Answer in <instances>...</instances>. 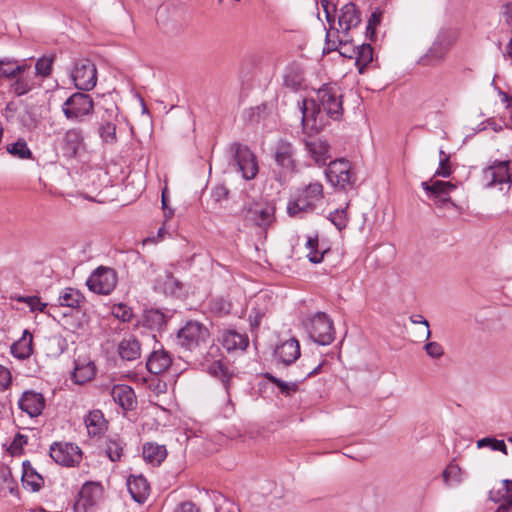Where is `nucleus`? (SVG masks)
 I'll use <instances>...</instances> for the list:
<instances>
[{"mask_svg":"<svg viewBox=\"0 0 512 512\" xmlns=\"http://www.w3.org/2000/svg\"><path fill=\"white\" fill-rule=\"evenodd\" d=\"M317 102L313 99H303L300 106L302 125L304 128L319 131L325 125L322 112L334 120H339L343 114L342 95L336 86L323 85L317 91Z\"/></svg>","mask_w":512,"mask_h":512,"instance_id":"obj_1","label":"nucleus"},{"mask_svg":"<svg viewBox=\"0 0 512 512\" xmlns=\"http://www.w3.org/2000/svg\"><path fill=\"white\" fill-rule=\"evenodd\" d=\"M323 197V185L320 182H311L289 200L287 212L290 216L301 217L303 213L312 212Z\"/></svg>","mask_w":512,"mask_h":512,"instance_id":"obj_2","label":"nucleus"},{"mask_svg":"<svg viewBox=\"0 0 512 512\" xmlns=\"http://www.w3.org/2000/svg\"><path fill=\"white\" fill-rule=\"evenodd\" d=\"M209 339V330L198 321H188L177 333V344L190 352L201 353Z\"/></svg>","mask_w":512,"mask_h":512,"instance_id":"obj_3","label":"nucleus"},{"mask_svg":"<svg viewBox=\"0 0 512 512\" xmlns=\"http://www.w3.org/2000/svg\"><path fill=\"white\" fill-rule=\"evenodd\" d=\"M61 110L67 120L82 122L85 117L93 113L94 102L90 95L76 92L65 100Z\"/></svg>","mask_w":512,"mask_h":512,"instance_id":"obj_4","label":"nucleus"},{"mask_svg":"<svg viewBox=\"0 0 512 512\" xmlns=\"http://www.w3.org/2000/svg\"><path fill=\"white\" fill-rule=\"evenodd\" d=\"M309 337L320 345H329L334 341L335 330L327 314L319 312L306 324Z\"/></svg>","mask_w":512,"mask_h":512,"instance_id":"obj_5","label":"nucleus"},{"mask_svg":"<svg viewBox=\"0 0 512 512\" xmlns=\"http://www.w3.org/2000/svg\"><path fill=\"white\" fill-rule=\"evenodd\" d=\"M233 153V165L241 172L245 180L254 179L258 173V162L255 154L246 146L240 143H233L230 146Z\"/></svg>","mask_w":512,"mask_h":512,"instance_id":"obj_6","label":"nucleus"},{"mask_svg":"<svg viewBox=\"0 0 512 512\" xmlns=\"http://www.w3.org/2000/svg\"><path fill=\"white\" fill-rule=\"evenodd\" d=\"M71 78L78 90H92L97 83V69L95 64L87 58L77 59L71 71Z\"/></svg>","mask_w":512,"mask_h":512,"instance_id":"obj_7","label":"nucleus"},{"mask_svg":"<svg viewBox=\"0 0 512 512\" xmlns=\"http://www.w3.org/2000/svg\"><path fill=\"white\" fill-rule=\"evenodd\" d=\"M59 149L66 159H76L86 151L83 129L72 127L67 129L58 140Z\"/></svg>","mask_w":512,"mask_h":512,"instance_id":"obj_8","label":"nucleus"},{"mask_svg":"<svg viewBox=\"0 0 512 512\" xmlns=\"http://www.w3.org/2000/svg\"><path fill=\"white\" fill-rule=\"evenodd\" d=\"M327 180L340 189L352 187L356 182V177L351 170V164L346 159L331 161L325 171Z\"/></svg>","mask_w":512,"mask_h":512,"instance_id":"obj_9","label":"nucleus"},{"mask_svg":"<svg viewBox=\"0 0 512 512\" xmlns=\"http://www.w3.org/2000/svg\"><path fill=\"white\" fill-rule=\"evenodd\" d=\"M101 482H84L74 503V512H89L103 499Z\"/></svg>","mask_w":512,"mask_h":512,"instance_id":"obj_10","label":"nucleus"},{"mask_svg":"<svg viewBox=\"0 0 512 512\" xmlns=\"http://www.w3.org/2000/svg\"><path fill=\"white\" fill-rule=\"evenodd\" d=\"M242 216L248 224L266 230L275 220V207L268 203H254L242 209Z\"/></svg>","mask_w":512,"mask_h":512,"instance_id":"obj_11","label":"nucleus"},{"mask_svg":"<svg viewBox=\"0 0 512 512\" xmlns=\"http://www.w3.org/2000/svg\"><path fill=\"white\" fill-rule=\"evenodd\" d=\"M86 284L94 293L109 295L117 284L116 272L112 268L100 266L91 273Z\"/></svg>","mask_w":512,"mask_h":512,"instance_id":"obj_12","label":"nucleus"},{"mask_svg":"<svg viewBox=\"0 0 512 512\" xmlns=\"http://www.w3.org/2000/svg\"><path fill=\"white\" fill-rule=\"evenodd\" d=\"M452 43L453 39L449 31L445 29L440 30L431 47L420 58L419 63L423 66H432L441 62Z\"/></svg>","mask_w":512,"mask_h":512,"instance_id":"obj_13","label":"nucleus"},{"mask_svg":"<svg viewBox=\"0 0 512 512\" xmlns=\"http://www.w3.org/2000/svg\"><path fill=\"white\" fill-rule=\"evenodd\" d=\"M50 456L62 466L74 467L80 463L82 451L73 443H54L50 447Z\"/></svg>","mask_w":512,"mask_h":512,"instance_id":"obj_14","label":"nucleus"},{"mask_svg":"<svg viewBox=\"0 0 512 512\" xmlns=\"http://www.w3.org/2000/svg\"><path fill=\"white\" fill-rule=\"evenodd\" d=\"M118 122V107L112 105L106 108L98 124V135L105 144L117 143L116 127Z\"/></svg>","mask_w":512,"mask_h":512,"instance_id":"obj_15","label":"nucleus"},{"mask_svg":"<svg viewBox=\"0 0 512 512\" xmlns=\"http://www.w3.org/2000/svg\"><path fill=\"white\" fill-rule=\"evenodd\" d=\"M483 181L486 187H494L511 182L509 173V161H495L483 170Z\"/></svg>","mask_w":512,"mask_h":512,"instance_id":"obj_16","label":"nucleus"},{"mask_svg":"<svg viewBox=\"0 0 512 512\" xmlns=\"http://www.w3.org/2000/svg\"><path fill=\"white\" fill-rule=\"evenodd\" d=\"M274 159L277 165L281 167L285 173L291 174L295 171V149L290 142L280 139L276 143L274 148Z\"/></svg>","mask_w":512,"mask_h":512,"instance_id":"obj_17","label":"nucleus"},{"mask_svg":"<svg viewBox=\"0 0 512 512\" xmlns=\"http://www.w3.org/2000/svg\"><path fill=\"white\" fill-rule=\"evenodd\" d=\"M18 406L30 417H37L45 407V399L41 393L25 391L18 401Z\"/></svg>","mask_w":512,"mask_h":512,"instance_id":"obj_18","label":"nucleus"},{"mask_svg":"<svg viewBox=\"0 0 512 512\" xmlns=\"http://www.w3.org/2000/svg\"><path fill=\"white\" fill-rule=\"evenodd\" d=\"M300 344L297 339L291 338L276 347L275 357L285 366L291 365L300 357Z\"/></svg>","mask_w":512,"mask_h":512,"instance_id":"obj_19","label":"nucleus"},{"mask_svg":"<svg viewBox=\"0 0 512 512\" xmlns=\"http://www.w3.org/2000/svg\"><path fill=\"white\" fill-rule=\"evenodd\" d=\"M361 21V13L352 2L346 3L340 9L338 16V25L342 32L348 33L349 30L358 26Z\"/></svg>","mask_w":512,"mask_h":512,"instance_id":"obj_20","label":"nucleus"},{"mask_svg":"<svg viewBox=\"0 0 512 512\" xmlns=\"http://www.w3.org/2000/svg\"><path fill=\"white\" fill-rule=\"evenodd\" d=\"M512 482H501V488L491 489L489 498L495 503L502 502L495 512H508L512 506Z\"/></svg>","mask_w":512,"mask_h":512,"instance_id":"obj_21","label":"nucleus"},{"mask_svg":"<svg viewBox=\"0 0 512 512\" xmlns=\"http://www.w3.org/2000/svg\"><path fill=\"white\" fill-rule=\"evenodd\" d=\"M111 396L124 410L133 409L136 397L133 389L127 385H115L111 390Z\"/></svg>","mask_w":512,"mask_h":512,"instance_id":"obj_22","label":"nucleus"},{"mask_svg":"<svg viewBox=\"0 0 512 512\" xmlns=\"http://www.w3.org/2000/svg\"><path fill=\"white\" fill-rule=\"evenodd\" d=\"M305 147L310 156L314 159L318 165H325L327 160L330 158L329 145L325 140L315 139L312 141H306Z\"/></svg>","mask_w":512,"mask_h":512,"instance_id":"obj_23","label":"nucleus"},{"mask_svg":"<svg viewBox=\"0 0 512 512\" xmlns=\"http://www.w3.org/2000/svg\"><path fill=\"white\" fill-rule=\"evenodd\" d=\"M143 459L152 466H158L167 457V449L164 445L147 442L142 448Z\"/></svg>","mask_w":512,"mask_h":512,"instance_id":"obj_24","label":"nucleus"},{"mask_svg":"<svg viewBox=\"0 0 512 512\" xmlns=\"http://www.w3.org/2000/svg\"><path fill=\"white\" fill-rule=\"evenodd\" d=\"M118 353L124 360H136L141 355V346L139 341L132 335L123 338L118 345Z\"/></svg>","mask_w":512,"mask_h":512,"instance_id":"obj_25","label":"nucleus"},{"mask_svg":"<svg viewBox=\"0 0 512 512\" xmlns=\"http://www.w3.org/2000/svg\"><path fill=\"white\" fill-rule=\"evenodd\" d=\"M35 86L34 79L30 69L26 72L19 73L10 84V92L20 97L29 93Z\"/></svg>","mask_w":512,"mask_h":512,"instance_id":"obj_26","label":"nucleus"},{"mask_svg":"<svg viewBox=\"0 0 512 512\" xmlns=\"http://www.w3.org/2000/svg\"><path fill=\"white\" fill-rule=\"evenodd\" d=\"M11 353L20 360L31 356L33 353V336L28 330H24L22 337L12 344Z\"/></svg>","mask_w":512,"mask_h":512,"instance_id":"obj_27","label":"nucleus"},{"mask_svg":"<svg viewBox=\"0 0 512 512\" xmlns=\"http://www.w3.org/2000/svg\"><path fill=\"white\" fill-rule=\"evenodd\" d=\"M172 363L170 355L164 351H154L147 360L146 366L150 373L160 374L167 370Z\"/></svg>","mask_w":512,"mask_h":512,"instance_id":"obj_28","label":"nucleus"},{"mask_svg":"<svg viewBox=\"0 0 512 512\" xmlns=\"http://www.w3.org/2000/svg\"><path fill=\"white\" fill-rule=\"evenodd\" d=\"M84 422L90 436H99L103 434L107 428V421L100 410L90 411L85 417Z\"/></svg>","mask_w":512,"mask_h":512,"instance_id":"obj_29","label":"nucleus"},{"mask_svg":"<svg viewBox=\"0 0 512 512\" xmlns=\"http://www.w3.org/2000/svg\"><path fill=\"white\" fill-rule=\"evenodd\" d=\"M248 337L236 331H225L222 335V344L228 351L244 350L248 346Z\"/></svg>","mask_w":512,"mask_h":512,"instance_id":"obj_30","label":"nucleus"},{"mask_svg":"<svg viewBox=\"0 0 512 512\" xmlns=\"http://www.w3.org/2000/svg\"><path fill=\"white\" fill-rule=\"evenodd\" d=\"M421 186L427 192L429 197H442L449 195L450 192L456 189L455 184L440 180L422 182Z\"/></svg>","mask_w":512,"mask_h":512,"instance_id":"obj_31","label":"nucleus"},{"mask_svg":"<svg viewBox=\"0 0 512 512\" xmlns=\"http://www.w3.org/2000/svg\"><path fill=\"white\" fill-rule=\"evenodd\" d=\"M30 69L27 64H17L15 60L4 58L0 59V78L13 80L19 73Z\"/></svg>","mask_w":512,"mask_h":512,"instance_id":"obj_32","label":"nucleus"},{"mask_svg":"<svg viewBox=\"0 0 512 512\" xmlns=\"http://www.w3.org/2000/svg\"><path fill=\"white\" fill-rule=\"evenodd\" d=\"M82 293L74 288H64L58 297L59 304L64 307L79 308L84 302Z\"/></svg>","mask_w":512,"mask_h":512,"instance_id":"obj_33","label":"nucleus"},{"mask_svg":"<svg viewBox=\"0 0 512 512\" xmlns=\"http://www.w3.org/2000/svg\"><path fill=\"white\" fill-rule=\"evenodd\" d=\"M127 491L138 504H143L151 493L150 482H126Z\"/></svg>","mask_w":512,"mask_h":512,"instance_id":"obj_34","label":"nucleus"},{"mask_svg":"<svg viewBox=\"0 0 512 512\" xmlns=\"http://www.w3.org/2000/svg\"><path fill=\"white\" fill-rule=\"evenodd\" d=\"M95 375V366L92 362H79L75 364L72 379L77 384H84L90 381Z\"/></svg>","mask_w":512,"mask_h":512,"instance_id":"obj_35","label":"nucleus"},{"mask_svg":"<svg viewBox=\"0 0 512 512\" xmlns=\"http://www.w3.org/2000/svg\"><path fill=\"white\" fill-rule=\"evenodd\" d=\"M166 322L165 314L158 309H150L144 313V324L152 330H161Z\"/></svg>","mask_w":512,"mask_h":512,"instance_id":"obj_36","label":"nucleus"},{"mask_svg":"<svg viewBox=\"0 0 512 512\" xmlns=\"http://www.w3.org/2000/svg\"><path fill=\"white\" fill-rule=\"evenodd\" d=\"M157 285L165 294H175L181 289L180 282L168 271H165L163 275H159Z\"/></svg>","mask_w":512,"mask_h":512,"instance_id":"obj_37","label":"nucleus"},{"mask_svg":"<svg viewBox=\"0 0 512 512\" xmlns=\"http://www.w3.org/2000/svg\"><path fill=\"white\" fill-rule=\"evenodd\" d=\"M6 149L9 154L19 159H30L32 157L31 150L28 148L27 142L23 138L7 145Z\"/></svg>","mask_w":512,"mask_h":512,"instance_id":"obj_38","label":"nucleus"},{"mask_svg":"<svg viewBox=\"0 0 512 512\" xmlns=\"http://www.w3.org/2000/svg\"><path fill=\"white\" fill-rule=\"evenodd\" d=\"M373 60V48L370 44H362L357 48L356 65L359 67V72L362 73L363 68L366 67Z\"/></svg>","mask_w":512,"mask_h":512,"instance_id":"obj_39","label":"nucleus"},{"mask_svg":"<svg viewBox=\"0 0 512 512\" xmlns=\"http://www.w3.org/2000/svg\"><path fill=\"white\" fill-rule=\"evenodd\" d=\"M206 370L212 376L220 378L223 381L224 388L228 393V381L226 379L227 372L222 362L219 359H214L209 363V360H207Z\"/></svg>","mask_w":512,"mask_h":512,"instance_id":"obj_40","label":"nucleus"},{"mask_svg":"<svg viewBox=\"0 0 512 512\" xmlns=\"http://www.w3.org/2000/svg\"><path fill=\"white\" fill-rule=\"evenodd\" d=\"M490 448L493 451H500L504 455L508 454L507 446L503 440H498L494 437H485L477 441V448Z\"/></svg>","mask_w":512,"mask_h":512,"instance_id":"obj_41","label":"nucleus"},{"mask_svg":"<svg viewBox=\"0 0 512 512\" xmlns=\"http://www.w3.org/2000/svg\"><path fill=\"white\" fill-rule=\"evenodd\" d=\"M266 378L273 384H275L281 391L282 394L288 396L298 390L297 382H286L272 374L267 373Z\"/></svg>","mask_w":512,"mask_h":512,"instance_id":"obj_42","label":"nucleus"},{"mask_svg":"<svg viewBox=\"0 0 512 512\" xmlns=\"http://www.w3.org/2000/svg\"><path fill=\"white\" fill-rule=\"evenodd\" d=\"M306 247L309 249V253L307 254V257L310 262L314 264H318L322 262L324 254L326 251H323L321 253L318 252V237H309L306 242Z\"/></svg>","mask_w":512,"mask_h":512,"instance_id":"obj_43","label":"nucleus"},{"mask_svg":"<svg viewBox=\"0 0 512 512\" xmlns=\"http://www.w3.org/2000/svg\"><path fill=\"white\" fill-rule=\"evenodd\" d=\"M105 451L112 462L118 461L122 456L123 443L119 439H109Z\"/></svg>","mask_w":512,"mask_h":512,"instance_id":"obj_44","label":"nucleus"},{"mask_svg":"<svg viewBox=\"0 0 512 512\" xmlns=\"http://www.w3.org/2000/svg\"><path fill=\"white\" fill-rule=\"evenodd\" d=\"M53 57L43 56L35 64V75L42 78L48 77L52 72Z\"/></svg>","mask_w":512,"mask_h":512,"instance_id":"obj_45","label":"nucleus"},{"mask_svg":"<svg viewBox=\"0 0 512 512\" xmlns=\"http://www.w3.org/2000/svg\"><path fill=\"white\" fill-rule=\"evenodd\" d=\"M111 313L123 322L130 321L133 316L132 309L123 303L113 305Z\"/></svg>","mask_w":512,"mask_h":512,"instance_id":"obj_46","label":"nucleus"},{"mask_svg":"<svg viewBox=\"0 0 512 512\" xmlns=\"http://www.w3.org/2000/svg\"><path fill=\"white\" fill-rule=\"evenodd\" d=\"M383 16V10L381 8H376L370 18L368 19L367 27H366V35L371 39L375 35L376 26L380 24Z\"/></svg>","mask_w":512,"mask_h":512,"instance_id":"obj_47","label":"nucleus"},{"mask_svg":"<svg viewBox=\"0 0 512 512\" xmlns=\"http://www.w3.org/2000/svg\"><path fill=\"white\" fill-rule=\"evenodd\" d=\"M18 302L25 303L29 306L31 311L44 312L47 307L46 303H42L37 296H19L16 298Z\"/></svg>","mask_w":512,"mask_h":512,"instance_id":"obj_48","label":"nucleus"},{"mask_svg":"<svg viewBox=\"0 0 512 512\" xmlns=\"http://www.w3.org/2000/svg\"><path fill=\"white\" fill-rule=\"evenodd\" d=\"M329 220L339 229L342 230L347 226L348 217L345 209H337L330 213Z\"/></svg>","mask_w":512,"mask_h":512,"instance_id":"obj_49","label":"nucleus"},{"mask_svg":"<svg viewBox=\"0 0 512 512\" xmlns=\"http://www.w3.org/2000/svg\"><path fill=\"white\" fill-rule=\"evenodd\" d=\"M26 444H27V436H25L21 433H16L8 450L12 455H19V454H21L23 447Z\"/></svg>","mask_w":512,"mask_h":512,"instance_id":"obj_50","label":"nucleus"},{"mask_svg":"<svg viewBox=\"0 0 512 512\" xmlns=\"http://www.w3.org/2000/svg\"><path fill=\"white\" fill-rule=\"evenodd\" d=\"M12 495L16 498H19V487L18 482H3L0 486V497H7L8 495Z\"/></svg>","mask_w":512,"mask_h":512,"instance_id":"obj_51","label":"nucleus"},{"mask_svg":"<svg viewBox=\"0 0 512 512\" xmlns=\"http://www.w3.org/2000/svg\"><path fill=\"white\" fill-rule=\"evenodd\" d=\"M424 349L426 353L433 359H439L444 354V349L438 342H428L425 344Z\"/></svg>","mask_w":512,"mask_h":512,"instance_id":"obj_52","label":"nucleus"},{"mask_svg":"<svg viewBox=\"0 0 512 512\" xmlns=\"http://www.w3.org/2000/svg\"><path fill=\"white\" fill-rule=\"evenodd\" d=\"M460 468L455 463H450L442 472L443 480H456L460 476Z\"/></svg>","mask_w":512,"mask_h":512,"instance_id":"obj_53","label":"nucleus"},{"mask_svg":"<svg viewBox=\"0 0 512 512\" xmlns=\"http://www.w3.org/2000/svg\"><path fill=\"white\" fill-rule=\"evenodd\" d=\"M12 381L11 372L8 368L0 365V391L6 390Z\"/></svg>","mask_w":512,"mask_h":512,"instance_id":"obj_54","label":"nucleus"},{"mask_svg":"<svg viewBox=\"0 0 512 512\" xmlns=\"http://www.w3.org/2000/svg\"><path fill=\"white\" fill-rule=\"evenodd\" d=\"M265 312L261 309L253 308L249 315V322L252 329H257L262 321Z\"/></svg>","mask_w":512,"mask_h":512,"instance_id":"obj_55","label":"nucleus"},{"mask_svg":"<svg viewBox=\"0 0 512 512\" xmlns=\"http://www.w3.org/2000/svg\"><path fill=\"white\" fill-rule=\"evenodd\" d=\"M451 174V169L449 166V157L445 156V158H440L439 168L437 169L435 175L442 177H449Z\"/></svg>","mask_w":512,"mask_h":512,"instance_id":"obj_56","label":"nucleus"},{"mask_svg":"<svg viewBox=\"0 0 512 512\" xmlns=\"http://www.w3.org/2000/svg\"><path fill=\"white\" fill-rule=\"evenodd\" d=\"M174 512H201L200 509L191 501L180 503Z\"/></svg>","mask_w":512,"mask_h":512,"instance_id":"obj_57","label":"nucleus"},{"mask_svg":"<svg viewBox=\"0 0 512 512\" xmlns=\"http://www.w3.org/2000/svg\"><path fill=\"white\" fill-rule=\"evenodd\" d=\"M410 320L414 324H422V325H424L426 327L425 339H429L430 338L431 331L429 329V323H428V321L422 315H420V314L412 315L410 317Z\"/></svg>","mask_w":512,"mask_h":512,"instance_id":"obj_58","label":"nucleus"},{"mask_svg":"<svg viewBox=\"0 0 512 512\" xmlns=\"http://www.w3.org/2000/svg\"><path fill=\"white\" fill-rule=\"evenodd\" d=\"M228 196V189L223 185L216 186L212 191V197L215 201L219 202L222 199H226Z\"/></svg>","mask_w":512,"mask_h":512,"instance_id":"obj_59","label":"nucleus"},{"mask_svg":"<svg viewBox=\"0 0 512 512\" xmlns=\"http://www.w3.org/2000/svg\"><path fill=\"white\" fill-rule=\"evenodd\" d=\"M23 474L21 476V480H24L25 477L36 475L40 480H43L42 476L37 474L35 469L32 467L29 461H24L22 464Z\"/></svg>","mask_w":512,"mask_h":512,"instance_id":"obj_60","label":"nucleus"},{"mask_svg":"<svg viewBox=\"0 0 512 512\" xmlns=\"http://www.w3.org/2000/svg\"><path fill=\"white\" fill-rule=\"evenodd\" d=\"M44 482H22L23 488L31 492H38L43 487Z\"/></svg>","mask_w":512,"mask_h":512,"instance_id":"obj_61","label":"nucleus"},{"mask_svg":"<svg viewBox=\"0 0 512 512\" xmlns=\"http://www.w3.org/2000/svg\"><path fill=\"white\" fill-rule=\"evenodd\" d=\"M435 200V203L439 206H444L445 204H451L453 207H455V203L451 200L449 195H445L442 197H432Z\"/></svg>","mask_w":512,"mask_h":512,"instance_id":"obj_62","label":"nucleus"},{"mask_svg":"<svg viewBox=\"0 0 512 512\" xmlns=\"http://www.w3.org/2000/svg\"><path fill=\"white\" fill-rule=\"evenodd\" d=\"M499 95L501 97V102L506 105V108H510L512 106V96L501 90H499Z\"/></svg>","mask_w":512,"mask_h":512,"instance_id":"obj_63","label":"nucleus"},{"mask_svg":"<svg viewBox=\"0 0 512 512\" xmlns=\"http://www.w3.org/2000/svg\"><path fill=\"white\" fill-rule=\"evenodd\" d=\"M505 17L506 22L512 27V3L506 6Z\"/></svg>","mask_w":512,"mask_h":512,"instance_id":"obj_64","label":"nucleus"}]
</instances>
